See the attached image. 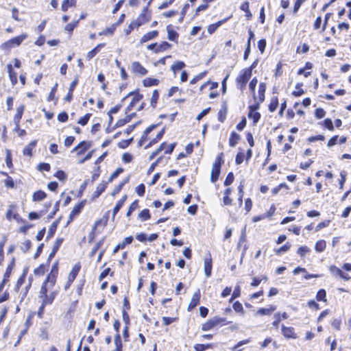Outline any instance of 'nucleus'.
I'll return each mask as SVG.
<instances>
[{"label":"nucleus","instance_id":"obj_1","mask_svg":"<svg viewBox=\"0 0 351 351\" xmlns=\"http://www.w3.org/2000/svg\"><path fill=\"white\" fill-rule=\"evenodd\" d=\"M53 285H49V281L45 280L43 283L40 292L39 298L41 300H45V296L47 297L53 296V301L59 293V288L56 287V283H53Z\"/></svg>","mask_w":351,"mask_h":351},{"label":"nucleus","instance_id":"obj_2","mask_svg":"<svg viewBox=\"0 0 351 351\" xmlns=\"http://www.w3.org/2000/svg\"><path fill=\"white\" fill-rule=\"evenodd\" d=\"M252 76L251 69H242L236 78L237 88L241 91L245 88L246 84Z\"/></svg>","mask_w":351,"mask_h":351},{"label":"nucleus","instance_id":"obj_3","mask_svg":"<svg viewBox=\"0 0 351 351\" xmlns=\"http://www.w3.org/2000/svg\"><path fill=\"white\" fill-rule=\"evenodd\" d=\"M130 69L132 73L138 77L145 76L147 73V70L137 61H134L131 63Z\"/></svg>","mask_w":351,"mask_h":351},{"label":"nucleus","instance_id":"obj_4","mask_svg":"<svg viewBox=\"0 0 351 351\" xmlns=\"http://www.w3.org/2000/svg\"><path fill=\"white\" fill-rule=\"evenodd\" d=\"M27 35L26 34H23L19 36H16L9 40L6 43L3 44V47L6 49H11L16 46H19L21 43L26 39Z\"/></svg>","mask_w":351,"mask_h":351},{"label":"nucleus","instance_id":"obj_5","mask_svg":"<svg viewBox=\"0 0 351 351\" xmlns=\"http://www.w3.org/2000/svg\"><path fill=\"white\" fill-rule=\"evenodd\" d=\"M175 146V143L169 145L165 143H162L160 147L152 154L150 160L153 159L161 151H164L165 154H171L173 151Z\"/></svg>","mask_w":351,"mask_h":351},{"label":"nucleus","instance_id":"obj_6","mask_svg":"<svg viewBox=\"0 0 351 351\" xmlns=\"http://www.w3.org/2000/svg\"><path fill=\"white\" fill-rule=\"evenodd\" d=\"M130 96H133V98L132 101H130V104L126 108V113L131 111L133 108L136 106V105L143 99V95L139 93H134L133 92L129 93L126 97H125L123 100H125L126 98H128Z\"/></svg>","mask_w":351,"mask_h":351},{"label":"nucleus","instance_id":"obj_7","mask_svg":"<svg viewBox=\"0 0 351 351\" xmlns=\"http://www.w3.org/2000/svg\"><path fill=\"white\" fill-rule=\"evenodd\" d=\"M223 162V153H220L217 155L215 161L213 165L210 176H219L220 169Z\"/></svg>","mask_w":351,"mask_h":351},{"label":"nucleus","instance_id":"obj_8","mask_svg":"<svg viewBox=\"0 0 351 351\" xmlns=\"http://www.w3.org/2000/svg\"><path fill=\"white\" fill-rule=\"evenodd\" d=\"M58 274V263L56 262L52 265L51 271L45 279L46 281H49V285H53V283H56Z\"/></svg>","mask_w":351,"mask_h":351},{"label":"nucleus","instance_id":"obj_9","mask_svg":"<svg viewBox=\"0 0 351 351\" xmlns=\"http://www.w3.org/2000/svg\"><path fill=\"white\" fill-rule=\"evenodd\" d=\"M200 291L199 289H197L193 295L191 300L190 301V303L188 306V311H191L193 308H195L199 303L200 300Z\"/></svg>","mask_w":351,"mask_h":351},{"label":"nucleus","instance_id":"obj_10","mask_svg":"<svg viewBox=\"0 0 351 351\" xmlns=\"http://www.w3.org/2000/svg\"><path fill=\"white\" fill-rule=\"evenodd\" d=\"M53 295H51L49 297H47L46 295L45 296V300H42V302H41V305L38 308V316L40 317V318H42L43 317V315L44 313V311H45V308L47 305H49V304H51L53 303Z\"/></svg>","mask_w":351,"mask_h":351},{"label":"nucleus","instance_id":"obj_11","mask_svg":"<svg viewBox=\"0 0 351 351\" xmlns=\"http://www.w3.org/2000/svg\"><path fill=\"white\" fill-rule=\"evenodd\" d=\"M85 204H86V200H84V201H82L80 203L77 204L73 207V210H71V212L69 215V219L71 221H72L76 215H77L78 214H80L81 213L82 210L83 209V208L85 206Z\"/></svg>","mask_w":351,"mask_h":351},{"label":"nucleus","instance_id":"obj_12","mask_svg":"<svg viewBox=\"0 0 351 351\" xmlns=\"http://www.w3.org/2000/svg\"><path fill=\"white\" fill-rule=\"evenodd\" d=\"M113 177H110L108 182H101L96 188L93 194V198H97L106 190L108 182H111Z\"/></svg>","mask_w":351,"mask_h":351},{"label":"nucleus","instance_id":"obj_13","mask_svg":"<svg viewBox=\"0 0 351 351\" xmlns=\"http://www.w3.org/2000/svg\"><path fill=\"white\" fill-rule=\"evenodd\" d=\"M204 273L207 278L210 277L211 276L212 272V258L210 257V255L208 257H206L204 258Z\"/></svg>","mask_w":351,"mask_h":351},{"label":"nucleus","instance_id":"obj_14","mask_svg":"<svg viewBox=\"0 0 351 351\" xmlns=\"http://www.w3.org/2000/svg\"><path fill=\"white\" fill-rule=\"evenodd\" d=\"M257 106H250V112L248 114V117L250 119H253L254 123H256L261 118L260 113L255 111L257 109Z\"/></svg>","mask_w":351,"mask_h":351},{"label":"nucleus","instance_id":"obj_15","mask_svg":"<svg viewBox=\"0 0 351 351\" xmlns=\"http://www.w3.org/2000/svg\"><path fill=\"white\" fill-rule=\"evenodd\" d=\"M90 147V144L88 142L82 141L77 146L73 148V152H77V154H84Z\"/></svg>","mask_w":351,"mask_h":351},{"label":"nucleus","instance_id":"obj_16","mask_svg":"<svg viewBox=\"0 0 351 351\" xmlns=\"http://www.w3.org/2000/svg\"><path fill=\"white\" fill-rule=\"evenodd\" d=\"M150 5V1L148 2L147 5L142 10V12L138 16V19L142 21L143 24L150 20V15L147 14L148 6Z\"/></svg>","mask_w":351,"mask_h":351},{"label":"nucleus","instance_id":"obj_17","mask_svg":"<svg viewBox=\"0 0 351 351\" xmlns=\"http://www.w3.org/2000/svg\"><path fill=\"white\" fill-rule=\"evenodd\" d=\"M282 333L287 338H296V335L294 332V330L291 327L282 326Z\"/></svg>","mask_w":351,"mask_h":351},{"label":"nucleus","instance_id":"obj_18","mask_svg":"<svg viewBox=\"0 0 351 351\" xmlns=\"http://www.w3.org/2000/svg\"><path fill=\"white\" fill-rule=\"evenodd\" d=\"M80 268H81V265L79 263H76L73 267V269L71 271V272L69 273V276H68V279L69 280L70 282H73V280L75 279L76 276H77V274L80 270Z\"/></svg>","mask_w":351,"mask_h":351},{"label":"nucleus","instance_id":"obj_19","mask_svg":"<svg viewBox=\"0 0 351 351\" xmlns=\"http://www.w3.org/2000/svg\"><path fill=\"white\" fill-rule=\"evenodd\" d=\"M158 32L156 30L149 32L142 36V38H141V43H146L150 40L155 38L156 36H158Z\"/></svg>","mask_w":351,"mask_h":351},{"label":"nucleus","instance_id":"obj_20","mask_svg":"<svg viewBox=\"0 0 351 351\" xmlns=\"http://www.w3.org/2000/svg\"><path fill=\"white\" fill-rule=\"evenodd\" d=\"M78 83V80L76 78L70 84V87H69V93L68 94L66 95V96L64 98V100L68 101V102H70L72 99H73V91L74 90V89L75 88L77 84Z\"/></svg>","mask_w":351,"mask_h":351},{"label":"nucleus","instance_id":"obj_21","mask_svg":"<svg viewBox=\"0 0 351 351\" xmlns=\"http://www.w3.org/2000/svg\"><path fill=\"white\" fill-rule=\"evenodd\" d=\"M24 109H25L24 105H21L20 106H19L16 108V112L14 117V121L17 127L19 126V121H20L21 119L22 118Z\"/></svg>","mask_w":351,"mask_h":351},{"label":"nucleus","instance_id":"obj_22","mask_svg":"<svg viewBox=\"0 0 351 351\" xmlns=\"http://www.w3.org/2000/svg\"><path fill=\"white\" fill-rule=\"evenodd\" d=\"M105 46L104 43H100L98 44L94 49H93L91 51H90L87 55L86 58L87 60H90L92 59L94 56H96L97 53L101 50V48H103Z\"/></svg>","mask_w":351,"mask_h":351},{"label":"nucleus","instance_id":"obj_23","mask_svg":"<svg viewBox=\"0 0 351 351\" xmlns=\"http://www.w3.org/2000/svg\"><path fill=\"white\" fill-rule=\"evenodd\" d=\"M62 241H63L62 239H56V241L53 243L51 252L49 255V259L52 258L55 256L56 253L59 250Z\"/></svg>","mask_w":351,"mask_h":351},{"label":"nucleus","instance_id":"obj_24","mask_svg":"<svg viewBox=\"0 0 351 351\" xmlns=\"http://www.w3.org/2000/svg\"><path fill=\"white\" fill-rule=\"evenodd\" d=\"M127 199V195H124L119 201H118L112 210V217L113 218L115 217V215L118 213L119 210L123 206L125 199Z\"/></svg>","mask_w":351,"mask_h":351},{"label":"nucleus","instance_id":"obj_25","mask_svg":"<svg viewBox=\"0 0 351 351\" xmlns=\"http://www.w3.org/2000/svg\"><path fill=\"white\" fill-rule=\"evenodd\" d=\"M47 197V194L43 191H37L33 193L32 200L34 202H40Z\"/></svg>","mask_w":351,"mask_h":351},{"label":"nucleus","instance_id":"obj_26","mask_svg":"<svg viewBox=\"0 0 351 351\" xmlns=\"http://www.w3.org/2000/svg\"><path fill=\"white\" fill-rule=\"evenodd\" d=\"M36 141H32L25 146L23 149V154L25 156H31L32 155V150L36 147Z\"/></svg>","mask_w":351,"mask_h":351},{"label":"nucleus","instance_id":"obj_27","mask_svg":"<svg viewBox=\"0 0 351 351\" xmlns=\"http://www.w3.org/2000/svg\"><path fill=\"white\" fill-rule=\"evenodd\" d=\"M228 112V107L226 103H224L222 106L221 109L219 110L218 113V119L220 122L223 123L226 119V114Z\"/></svg>","mask_w":351,"mask_h":351},{"label":"nucleus","instance_id":"obj_28","mask_svg":"<svg viewBox=\"0 0 351 351\" xmlns=\"http://www.w3.org/2000/svg\"><path fill=\"white\" fill-rule=\"evenodd\" d=\"M276 308L274 306H271L268 308H261L258 310L256 314H259L261 315H271L276 310Z\"/></svg>","mask_w":351,"mask_h":351},{"label":"nucleus","instance_id":"obj_29","mask_svg":"<svg viewBox=\"0 0 351 351\" xmlns=\"http://www.w3.org/2000/svg\"><path fill=\"white\" fill-rule=\"evenodd\" d=\"M326 247V243L324 240H319L315 243V249L317 252H322Z\"/></svg>","mask_w":351,"mask_h":351},{"label":"nucleus","instance_id":"obj_30","mask_svg":"<svg viewBox=\"0 0 351 351\" xmlns=\"http://www.w3.org/2000/svg\"><path fill=\"white\" fill-rule=\"evenodd\" d=\"M240 136L237 134L236 132H232L231 133L230 139H229V144L231 147H234L236 144L237 143L238 141L239 140Z\"/></svg>","mask_w":351,"mask_h":351},{"label":"nucleus","instance_id":"obj_31","mask_svg":"<svg viewBox=\"0 0 351 351\" xmlns=\"http://www.w3.org/2000/svg\"><path fill=\"white\" fill-rule=\"evenodd\" d=\"M225 21H219L216 23L210 25L208 27V32L210 34H213L224 22Z\"/></svg>","mask_w":351,"mask_h":351},{"label":"nucleus","instance_id":"obj_32","mask_svg":"<svg viewBox=\"0 0 351 351\" xmlns=\"http://www.w3.org/2000/svg\"><path fill=\"white\" fill-rule=\"evenodd\" d=\"M265 90V84L264 83H261L258 87V98L261 102L264 101Z\"/></svg>","mask_w":351,"mask_h":351},{"label":"nucleus","instance_id":"obj_33","mask_svg":"<svg viewBox=\"0 0 351 351\" xmlns=\"http://www.w3.org/2000/svg\"><path fill=\"white\" fill-rule=\"evenodd\" d=\"M170 44L167 42H163L161 44H157V48L155 49L156 53L161 52L168 49L170 47Z\"/></svg>","mask_w":351,"mask_h":351},{"label":"nucleus","instance_id":"obj_34","mask_svg":"<svg viewBox=\"0 0 351 351\" xmlns=\"http://www.w3.org/2000/svg\"><path fill=\"white\" fill-rule=\"evenodd\" d=\"M185 66L186 65L184 62L177 61L174 64L171 66V70L173 71L174 75H176V73L178 70L183 69Z\"/></svg>","mask_w":351,"mask_h":351},{"label":"nucleus","instance_id":"obj_35","mask_svg":"<svg viewBox=\"0 0 351 351\" xmlns=\"http://www.w3.org/2000/svg\"><path fill=\"white\" fill-rule=\"evenodd\" d=\"M132 119L131 115H127L124 119H119L115 124V126L117 128L121 127L126 124L127 123L130 122Z\"/></svg>","mask_w":351,"mask_h":351},{"label":"nucleus","instance_id":"obj_36","mask_svg":"<svg viewBox=\"0 0 351 351\" xmlns=\"http://www.w3.org/2000/svg\"><path fill=\"white\" fill-rule=\"evenodd\" d=\"M158 80L154 78H146L143 80V84L145 86H152L157 85Z\"/></svg>","mask_w":351,"mask_h":351},{"label":"nucleus","instance_id":"obj_37","mask_svg":"<svg viewBox=\"0 0 351 351\" xmlns=\"http://www.w3.org/2000/svg\"><path fill=\"white\" fill-rule=\"evenodd\" d=\"M311 252V250L309 247H308L306 245H303V246H300L298 250V252L297 253L301 256V257H304L305 256L306 254L307 253H309Z\"/></svg>","mask_w":351,"mask_h":351},{"label":"nucleus","instance_id":"obj_38","mask_svg":"<svg viewBox=\"0 0 351 351\" xmlns=\"http://www.w3.org/2000/svg\"><path fill=\"white\" fill-rule=\"evenodd\" d=\"M164 133H165V130L163 129L157 134V136H156V138L154 139H153L148 145H147L145 146V149H147L149 147H151L152 145V144L157 143V141L162 137V136L164 135Z\"/></svg>","mask_w":351,"mask_h":351},{"label":"nucleus","instance_id":"obj_39","mask_svg":"<svg viewBox=\"0 0 351 351\" xmlns=\"http://www.w3.org/2000/svg\"><path fill=\"white\" fill-rule=\"evenodd\" d=\"M278 106V98L276 97L274 98H272L271 103L269 106V110L270 112H274Z\"/></svg>","mask_w":351,"mask_h":351},{"label":"nucleus","instance_id":"obj_40","mask_svg":"<svg viewBox=\"0 0 351 351\" xmlns=\"http://www.w3.org/2000/svg\"><path fill=\"white\" fill-rule=\"evenodd\" d=\"M142 221L147 220L150 218V214L148 209L143 210L138 215Z\"/></svg>","mask_w":351,"mask_h":351},{"label":"nucleus","instance_id":"obj_41","mask_svg":"<svg viewBox=\"0 0 351 351\" xmlns=\"http://www.w3.org/2000/svg\"><path fill=\"white\" fill-rule=\"evenodd\" d=\"M128 182V179H125L123 182H121L117 186H115L114 190L112 191L111 195L112 196H115L117 193H119V191L121 190L123 186L125 184V183Z\"/></svg>","mask_w":351,"mask_h":351},{"label":"nucleus","instance_id":"obj_42","mask_svg":"<svg viewBox=\"0 0 351 351\" xmlns=\"http://www.w3.org/2000/svg\"><path fill=\"white\" fill-rule=\"evenodd\" d=\"M330 273L334 276H342L341 270L335 265H331L329 268Z\"/></svg>","mask_w":351,"mask_h":351},{"label":"nucleus","instance_id":"obj_43","mask_svg":"<svg viewBox=\"0 0 351 351\" xmlns=\"http://www.w3.org/2000/svg\"><path fill=\"white\" fill-rule=\"evenodd\" d=\"M135 191L138 194V195L141 197L143 196L145 192V185L143 184H139L136 187Z\"/></svg>","mask_w":351,"mask_h":351},{"label":"nucleus","instance_id":"obj_44","mask_svg":"<svg viewBox=\"0 0 351 351\" xmlns=\"http://www.w3.org/2000/svg\"><path fill=\"white\" fill-rule=\"evenodd\" d=\"M158 97H159L158 92L156 90H154V92L152 93V98H151V106L152 107H155V106L157 103Z\"/></svg>","mask_w":351,"mask_h":351},{"label":"nucleus","instance_id":"obj_45","mask_svg":"<svg viewBox=\"0 0 351 351\" xmlns=\"http://www.w3.org/2000/svg\"><path fill=\"white\" fill-rule=\"evenodd\" d=\"M91 114L88 113L85 114L83 117L80 118L77 123L80 124L81 125H86L87 123L88 122V120L90 117Z\"/></svg>","mask_w":351,"mask_h":351},{"label":"nucleus","instance_id":"obj_46","mask_svg":"<svg viewBox=\"0 0 351 351\" xmlns=\"http://www.w3.org/2000/svg\"><path fill=\"white\" fill-rule=\"evenodd\" d=\"M326 291L324 289H320L317 293L316 298L319 301H321V300L326 301Z\"/></svg>","mask_w":351,"mask_h":351},{"label":"nucleus","instance_id":"obj_47","mask_svg":"<svg viewBox=\"0 0 351 351\" xmlns=\"http://www.w3.org/2000/svg\"><path fill=\"white\" fill-rule=\"evenodd\" d=\"M215 326H214L211 319H209L208 321H207L206 322H205L204 324H202V329L204 331H207V330L212 329Z\"/></svg>","mask_w":351,"mask_h":351},{"label":"nucleus","instance_id":"obj_48","mask_svg":"<svg viewBox=\"0 0 351 351\" xmlns=\"http://www.w3.org/2000/svg\"><path fill=\"white\" fill-rule=\"evenodd\" d=\"M301 86H302V84H296V86H295L296 90H294L293 92V93H292L293 95H294L295 97H299L304 93V91L301 88Z\"/></svg>","mask_w":351,"mask_h":351},{"label":"nucleus","instance_id":"obj_49","mask_svg":"<svg viewBox=\"0 0 351 351\" xmlns=\"http://www.w3.org/2000/svg\"><path fill=\"white\" fill-rule=\"evenodd\" d=\"M258 80L256 77H254L249 84V88L253 95L255 94V88L257 84Z\"/></svg>","mask_w":351,"mask_h":351},{"label":"nucleus","instance_id":"obj_50","mask_svg":"<svg viewBox=\"0 0 351 351\" xmlns=\"http://www.w3.org/2000/svg\"><path fill=\"white\" fill-rule=\"evenodd\" d=\"M167 32H168V38H169V40L173 41V40H175L178 38V34L174 30L169 29H168Z\"/></svg>","mask_w":351,"mask_h":351},{"label":"nucleus","instance_id":"obj_51","mask_svg":"<svg viewBox=\"0 0 351 351\" xmlns=\"http://www.w3.org/2000/svg\"><path fill=\"white\" fill-rule=\"evenodd\" d=\"M73 3L71 0H64L62 3V10L65 12L68 10L69 7L73 5Z\"/></svg>","mask_w":351,"mask_h":351},{"label":"nucleus","instance_id":"obj_52","mask_svg":"<svg viewBox=\"0 0 351 351\" xmlns=\"http://www.w3.org/2000/svg\"><path fill=\"white\" fill-rule=\"evenodd\" d=\"M138 207L137 202L135 201L130 206L128 210L126 213L127 217H130L132 212H134Z\"/></svg>","mask_w":351,"mask_h":351},{"label":"nucleus","instance_id":"obj_53","mask_svg":"<svg viewBox=\"0 0 351 351\" xmlns=\"http://www.w3.org/2000/svg\"><path fill=\"white\" fill-rule=\"evenodd\" d=\"M308 51H309V46L307 44L304 43L302 47H298L297 48L296 52L304 53L308 52Z\"/></svg>","mask_w":351,"mask_h":351},{"label":"nucleus","instance_id":"obj_54","mask_svg":"<svg viewBox=\"0 0 351 351\" xmlns=\"http://www.w3.org/2000/svg\"><path fill=\"white\" fill-rule=\"evenodd\" d=\"M210 319H211L214 326H216L223 322H226V318H221V317H215Z\"/></svg>","mask_w":351,"mask_h":351},{"label":"nucleus","instance_id":"obj_55","mask_svg":"<svg viewBox=\"0 0 351 351\" xmlns=\"http://www.w3.org/2000/svg\"><path fill=\"white\" fill-rule=\"evenodd\" d=\"M143 25L142 21H140L139 19H135L134 21H133L130 23V25L129 27H130L131 29H134V28H137V27H140V26H141V25Z\"/></svg>","mask_w":351,"mask_h":351},{"label":"nucleus","instance_id":"obj_56","mask_svg":"<svg viewBox=\"0 0 351 351\" xmlns=\"http://www.w3.org/2000/svg\"><path fill=\"white\" fill-rule=\"evenodd\" d=\"M31 245V241L29 240H26L22 243L21 249L23 250V252H26L30 249Z\"/></svg>","mask_w":351,"mask_h":351},{"label":"nucleus","instance_id":"obj_57","mask_svg":"<svg viewBox=\"0 0 351 351\" xmlns=\"http://www.w3.org/2000/svg\"><path fill=\"white\" fill-rule=\"evenodd\" d=\"M38 169L40 171H49L50 170V165L48 163H40L38 166Z\"/></svg>","mask_w":351,"mask_h":351},{"label":"nucleus","instance_id":"obj_58","mask_svg":"<svg viewBox=\"0 0 351 351\" xmlns=\"http://www.w3.org/2000/svg\"><path fill=\"white\" fill-rule=\"evenodd\" d=\"M68 118V114L65 112H62L58 115V120L62 123L67 121Z\"/></svg>","mask_w":351,"mask_h":351},{"label":"nucleus","instance_id":"obj_59","mask_svg":"<svg viewBox=\"0 0 351 351\" xmlns=\"http://www.w3.org/2000/svg\"><path fill=\"white\" fill-rule=\"evenodd\" d=\"M326 114V112L323 108H317L315 112V115L317 119L323 118Z\"/></svg>","mask_w":351,"mask_h":351},{"label":"nucleus","instance_id":"obj_60","mask_svg":"<svg viewBox=\"0 0 351 351\" xmlns=\"http://www.w3.org/2000/svg\"><path fill=\"white\" fill-rule=\"evenodd\" d=\"M9 77L13 86L17 84L18 80L17 74L16 72H10L9 74Z\"/></svg>","mask_w":351,"mask_h":351},{"label":"nucleus","instance_id":"obj_61","mask_svg":"<svg viewBox=\"0 0 351 351\" xmlns=\"http://www.w3.org/2000/svg\"><path fill=\"white\" fill-rule=\"evenodd\" d=\"M325 127L330 131L334 130L333 123L330 119H326L324 121Z\"/></svg>","mask_w":351,"mask_h":351},{"label":"nucleus","instance_id":"obj_62","mask_svg":"<svg viewBox=\"0 0 351 351\" xmlns=\"http://www.w3.org/2000/svg\"><path fill=\"white\" fill-rule=\"evenodd\" d=\"M266 47V41L264 39L260 40L258 42V48L261 53H263Z\"/></svg>","mask_w":351,"mask_h":351},{"label":"nucleus","instance_id":"obj_63","mask_svg":"<svg viewBox=\"0 0 351 351\" xmlns=\"http://www.w3.org/2000/svg\"><path fill=\"white\" fill-rule=\"evenodd\" d=\"M45 272V265H40V267L34 269V274L36 275H43Z\"/></svg>","mask_w":351,"mask_h":351},{"label":"nucleus","instance_id":"obj_64","mask_svg":"<svg viewBox=\"0 0 351 351\" xmlns=\"http://www.w3.org/2000/svg\"><path fill=\"white\" fill-rule=\"evenodd\" d=\"M233 308L234 310L236 311V312H243V306L242 304L239 302H236L234 304H233Z\"/></svg>","mask_w":351,"mask_h":351}]
</instances>
